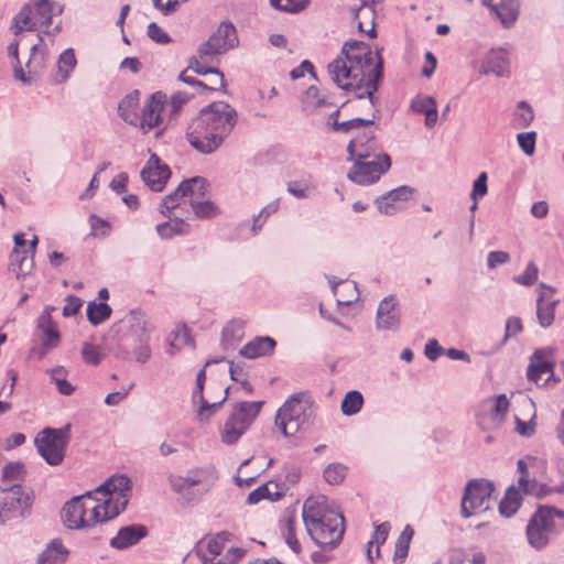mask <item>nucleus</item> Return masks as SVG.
Instances as JSON below:
<instances>
[{"mask_svg": "<svg viewBox=\"0 0 564 564\" xmlns=\"http://www.w3.org/2000/svg\"><path fill=\"white\" fill-rule=\"evenodd\" d=\"M171 176L170 167L152 154L141 171L142 181L153 191L162 192Z\"/></svg>", "mask_w": 564, "mask_h": 564, "instance_id": "ddd939ff", "label": "nucleus"}, {"mask_svg": "<svg viewBox=\"0 0 564 564\" xmlns=\"http://www.w3.org/2000/svg\"><path fill=\"white\" fill-rule=\"evenodd\" d=\"M34 496H6L0 502V522L21 520L30 514Z\"/></svg>", "mask_w": 564, "mask_h": 564, "instance_id": "2eb2a0df", "label": "nucleus"}, {"mask_svg": "<svg viewBox=\"0 0 564 564\" xmlns=\"http://www.w3.org/2000/svg\"><path fill=\"white\" fill-rule=\"evenodd\" d=\"M471 491H476V494H494L496 486L491 480L473 478L466 484L463 494H471Z\"/></svg>", "mask_w": 564, "mask_h": 564, "instance_id": "09e8293b", "label": "nucleus"}, {"mask_svg": "<svg viewBox=\"0 0 564 564\" xmlns=\"http://www.w3.org/2000/svg\"><path fill=\"white\" fill-rule=\"evenodd\" d=\"M82 357L88 365L97 366L102 359L100 348L91 343H84L82 348Z\"/></svg>", "mask_w": 564, "mask_h": 564, "instance_id": "bf43d9fd", "label": "nucleus"}, {"mask_svg": "<svg viewBox=\"0 0 564 564\" xmlns=\"http://www.w3.org/2000/svg\"><path fill=\"white\" fill-rule=\"evenodd\" d=\"M77 59L75 57V52L73 48H66L58 57L57 61V74L55 78V84L65 83L70 73L76 67Z\"/></svg>", "mask_w": 564, "mask_h": 564, "instance_id": "4c0bfd02", "label": "nucleus"}, {"mask_svg": "<svg viewBox=\"0 0 564 564\" xmlns=\"http://www.w3.org/2000/svg\"><path fill=\"white\" fill-rule=\"evenodd\" d=\"M14 249L10 254V268L17 276L25 275L33 268L32 259L29 260L24 234H15L13 237Z\"/></svg>", "mask_w": 564, "mask_h": 564, "instance_id": "a211bd4d", "label": "nucleus"}, {"mask_svg": "<svg viewBox=\"0 0 564 564\" xmlns=\"http://www.w3.org/2000/svg\"><path fill=\"white\" fill-rule=\"evenodd\" d=\"M219 54L226 53L238 45V36L235 25L230 21H223L216 32L209 36Z\"/></svg>", "mask_w": 564, "mask_h": 564, "instance_id": "412c9836", "label": "nucleus"}, {"mask_svg": "<svg viewBox=\"0 0 564 564\" xmlns=\"http://www.w3.org/2000/svg\"><path fill=\"white\" fill-rule=\"evenodd\" d=\"M137 345L133 348L135 360L140 364H145L151 357V349L148 344V336H139L132 338Z\"/></svg>", "mask_w": 564, "mask_h": 564, "instance_id": "4d7b16f0", "label": "nucleus"}, {"mask_svg": "<svg viewBox=\"0 0 564 564\" xmlns=\"http://www.w3.org/2000/svg\"><path fill=\"white\" fill-rule=\"evenodd\" d=\"M397 306L398 302L394 295H388L380 301L376 314L378 330L397 332L400 328L401 314Z\"/></svg>", "mask_w": 564, "mask_h": 564, "instance_id": "4468645a", "label": "nucleus"}, {"mask_svg": "<svg viewBox=\"0 0 564 564\" xmlns=\"http://www.w3.org/2000/svg\"><path fill=\"white\" fill-rule=\"evenodd\" d=\"M555 290L552 286H546L544 283L540 284L538 300H536V317L541 327L547 328L554 322L555 307L558 300L553 299Z\"/></svg>", "mask_w": 564, "mask_h": 564, "instance_id": "dca6fc26", "label": "nucleus"}, {"mask_svg": "<svg viewBox=\"0 0 564 564\" xmlns=\"http://www.w3.org/2000/svg\"><path fill=\"white\" fill-rule=\"evenodd\" d=\"M110 487L113 494H123L132 489V481L127 475L115 474L110 476Z\"/></svg>", "mask_w": 564, "mask_h": 564, "instance_id": "338daca9", "label": "nucleus"}, {"mask_svg": "<svg viewBox=\"0 0 564 564\" xmlns=\"http://www.w3.org/2000/svg\"><path fill=\"white\" fill-rule=\"evenodd\" d=\"M241 325L231 323L224 327L221 333V345L224 349H234L236 347V332H241Z\"/></svg>", "mask_w": 564, "mask_h": 564, "instance_id": "052dcab7", "label": "nucleus"}, {"mask_svg": "<svg viewBox=\"0 0 564 564\" xmlns=\"http://www.w3.org/2000/svg\"><path fill=\"white\" fill-rule=\"evenodd\" d=\"M228 536L229 534L227 532H220L215 536L207 539L204 542H199L196 553L200 561L204 562V555L206 557L216 558L220 556L224 553V551L226 552V550L228 549L226 547Z\"/></svg>", "mask_w": 564, "mask_h": 564, "instance_id": "bb28decb", "label": "nucleus"}, {"mask_svg": "<svg viewBox=\"0 0 564 564\" xmlns=\"http://www.w3.org/2000/svg\"><path fill=\"white\" fill-rule=\"evenodd\" d=\"M302 518L306 530L317 532V524L328 522L326 519H344L341 512L328 502L327 496H308L303 505Z\"/></svg>", "mask_w": 564, "mask_h": 564, "instance_id": "9d476101", "label": "nucleus"}, {"mask_svg": "<svg viewBox=\"0 0 564 564\" xmlns=\"http://www.w3.org/2000/svg\"><path fill=\"white\" fill-rule=\"evenodd\" d=\"M519 478H518V487L513 484L509 485L503 494H532L536 488L535 480L531 481L529 479V471L527 464L523 459H519L517 463Z\"/></svg>", "mask_w": 564, "mask_h": 564, "instance_id": "c9c22d12", "label": "nucleus"}, {"mask_svg": "<svg viewBox=\"0 0 564 564\" xmlns=\"http://www.w3.org/2000/svg\"><path fill=\"white\" fill-rule=\"evenodd\" d=\"M314 401L308 392L302 391L291 395L278 410L275 424L284 436H291L305 426H310L314 415Z\"/></svg>", "mask_w": 564, "mask_h": 564, "instance_id": "39448f33", "label": "nucleus"}, {"mask_svg": "<svg viewBox=\"0 0 564 564\" xmlns=\"http://www.w3.org/2000/svg\"><path fill=\"white\" fill-rule=\"evenodd\" d=\"M413 193L414 188L402 185L376 198L375 204L380 213L391 216L398 210L397 203L408 200Z\"/></svg>", "mask_w": 564, "mask_h": 564, "instance_id": "6ab92c4d", "label": "nucleus"}, {"mask_svg": "<svg viewBox=\"0 0 564 564\" xmlns=\"http://www.w3.org/2000/svg\"><path fill=\"white\" fill-rule=\"evenodd\" d=\"M534 119V111L532 107L524 100L517 104L514 111V126L518 128H527L531 124Z\"/></svg>", "mask_w": 564, "mask_h": 564, "instance_id": "49530a36", "label": "nucleus"}, {"mask_svg": "<svg viewBox=\"0 0 564 564\" xmlns=\"http://www.w3.org/2000/svg\"><path fill=\"white\" fill-rule=\"evenodd\" d=\"M482 4L496 13L503 26L510 28L519 15V0H481Z\"/></svg>", "mask_w": 564, "mask_h": 564, "instance_id": "aec40b11", "label": "nucleus"}, {"mask_svg": "<svg viewBox=\"0 0 564 564\" xmlns=\"http://www.w3.org/2000/svg\"><path fill=\"white\" fill-rule=\"evenodd\" d=\"M25 467L21 462H9L1 468V485L2 491L19 488L20 484L24 480Z\"/></svg>", "mask_w": 564, "mask_h": 564, "instance_id": "393cba45", "label": "nucleus"}, {"mask_svg": "<svg viewBox=\"0 0 564 564\" xmlns=\"http://www.w3.org/2000/svg\"><path fill=\"white\" fill-rule=\"evenodd\" d=\"M107 499L91 508L87 516V508L84 498L94 496H73L61 510V520L69 530H80L98 522H105L117 517L124 510L127 496H106Z\"/></svg>", "mask_w": 564, "mask_h": 564, "instance_id": "7ed1b4c3", "label": "nucleus"}, {"mask_svg": "<svg viewBox=\"0 0 564 564\" xmlns=\"http://www.w3.org/2000/svg\"><path fill=\"white\" fill-rule=\"evenodd\" d=\"M188 225L184 220L176 218L173 223H161L156 226L158 235L163 239H170L175 235L187 232Z\"/></svg>", "mask_w": 564, "mask_h": 564, "instance_id": "c03bdc74", "label": "nucleus"}, {"mask_svg": "<svg viewBox=\"0 0 564 564\" xmlns=\"http://www.w3.org/2000/svg\"><path fill=\"white\" fill-rule=\"evenodd\" d=\"M324 522L315 525L317 532L306 530L311 539L322 549L334 550L339 545L345 532V520L334 518V520L326 519Z\"/></svg>", "mask_w": 564, "mask_h": 564, "instance_id": "9b49d317", "label": "nucleus"}, {"mask_svg": "<svg viewBox=\"0 0 564 564\" xmlns=\"http://www.w3.org/2000/svg\"><path fill=\"white\" fill-rule=\"evenodd\" d=\"M203 61L197 56H193L189 59L188 69H193L198 75L215 74L218 76V82L221 88H225L224 74L217 68L212 66L203 65Z\"/></svg>", "mask_w": 564, "mask_h": 564, "instance_id": "de8ad7c7", "label": "nucleus"}, {"mask_svg": "<svg viewBox=\"0 0 564 564\" xmlns=\"http://www.w3.org/2000/svg\"><path fill=\"white\" fill-rule=\"evenodd\" d=\"M127 323L129 324L130 328L132 329L133 335L127 337L120 347L122 350H124L126 355H129L130 354V350H129L130 345L128 341L131 338H135L139 336H147L145 314L143 312H141L140 310H133L127 316Z\"/></svg>", "mask_w": 564, "mask_h": 564, "instance_id": "2f4dec72", "label": "nucleus"}, {"mask_svg": "<svg viewBox=\"0 0 564 564\" xmlns=\"http://www.w3.org/2000/svg\"><path fill=\"white\" fill-rule=\"evenodd\" d=\"M488 175L486 172H481L473 183V189L470 198L475 202L487 195L488 192Z\"/></svg>", "mask_w": 564, "mask_h": 564, "instance_id": "69168bd1", "label": "nucleus"}, {"mask_svg": "<svg viewBox=\"0 0 564 564\" xmlns=\"http://www.w3.org/2000/svg\"><path fill=\"white\" fill-rule=\"evenodd\" d=\"M328 281L339 305H350L355 300H357V295L355 294H350V296L345 295L347 293H357V285L355 282L335 281L334 278Z\"/></svg>", "mask_w": 564, "mask_h": 564, "instance_id": "e433bc0d", "label": "nucleus"}, {"mask_svg": "<svg viewBox=\"0 0 564 564\" xmlns=\"http://www.w3.org/2000/svg\"><path fill=\"white\" fill-rule=\"evenodd\" d=\"M391 525L389 522H382L375 528V532L372 534V539L368 542L367 556L370 563L373 562L371 547L376 544V555L380 554V545H382L390 532Z\"/></svg>", "mask_w": 564, "mask_h": 564, "instance_id": "79ce46f5", "label": "nucleus"}, {"mask_svg": "<svg viewBox=\"0 0 564 564\" xmlns=\"http://www.w3.org/2000/svg\"><path fill=\"white\" fill-rule=\"evenodd\" d=\"M37 329L41 334L43 347L48 350L56 347L61 340V334L48 312H43L37 318Z\"/></svg>", "mask_w": 564, "mask_h": 564, "instance_id": "b1692460", "label": "nucleus"}, {"mask_svg": "<svg viewBox=\"0 0 564 564\" xmlns=\"http://www.w3.org/2000/svg\"><path fill=\"white\" fill-rule=\"evenodd\" d=\"M236 123L237 112L229 104L213 102L191 121L186 139L198 152L210 154L223 144Z\"/></svg>", "mask_w": 564, "mask_h": 564, "instance_id": "f03ea898", "label": "nucleus"}, {"mask_svg": "<svg viewBox=\"0 0 564 564\" xmlns=\"http://www.w3.org/2000/svg\"><path fill=\"white\" fill-rule=\"evenodd\" d=\"M68 555L61 540H53L46 549L39 555L37 564H63Z\"/></svg>", "mask_w": 564, "mask_h": 564, "instance_id": "72a5a7b5", "label": "nucleus"}, {"mask_svg": "<svg viewBox=\"0 0 564 564\" xmlns=\"http://www.w3.org/2000/svg\"><path fill=\"white\" fill-rule=\"evenodd\" d=\"M349 170L347 177L358 185H370L380 180V177L391 167V158L386 152L369 153L362 150Z\"/></svg>", "mask_w": 564, "mask_h": 564, "instance_id": "423d86ee", "label": "nucleus"}, {"mask_svg": "<svg viewBox=\"0 0 564 564\" xmlns=\"http://www.w3.org/2000/svg\"><path fill=\"white\" fill-rule=\"evenodd\" d=\"M414 535V530L410 524H406L395 542V550L393 561L395 563H403L409 554L410 542Z\"/></svg>", "mask_w": 564, "mask_h": 564, "instance_id": "ea45409f", "label": "nucleus"}, {"mask_svg": "<svg viewBox=\"0 0 564 564\" xmlns=\"http://www.w3.org/2000/svg\"><path fill=\"white\" fill-rule=\"evenodd\" d=\"M522 496H503L499 502V512L506 518L513 516L521 507Z\"/></svg>", "mask_w": 564, "mask_h": 564, "instance_id": "864d4df0", "label": "nucleus"}, {"mask_svg": "<svg viewBox=\"0 0 564 564\" xmlns=\"http://www.w3.org/2000/svg\"><path fill=\"white\" fill-rule=\"evenodd\" d=\"M435 99L431 96H416L412 99L410 108L412 111L417 113H426L430 108L435 106Z\"/></svg>", "mask_w": 564, "mask_h": 564, "instance_id": "774afa93", "label": "nucleus"}, {"mask_svg": "<svg viewBox=\"0 0 564 564\" xmlns=\"http://www.w3.org/2000/svg\"><path fill=\"white\" fill-rule=\"evenodd\" d=\"M295 523H296L295 507H289V508L284 509V511L281 516L280 522H279V529L285 540V543L289 545V547L293 552L299 553L301 551V544H300L299 540L296 539Z\"/></svg>", "mask_w": 564, "mask_h": 564, "instance_id": "4be33fe9", "label": "nucleus"}, {"mask_svg": "<svg viewBox=\"0 0 564 564\" xmlns=\"http://www.w3.org/2000/svg\"><path fill=\"white\" fill-rule=\"evenodd\" d=\"M327 69L339 88L352 91L358 99L368 98L375 109V94L383 76V59L378 51L373 53L362 41H347Z\"/></svg>", "mask_w": 564, "mask_h": 564, "instance_id": "f257e3e1", "label": "nucleus"}, {"mask_svg": "<svg viewBox=\"0 0 564 564\" xmlns=\"http://www.w3.org/2000/svg\"><path fill=\"white\" fill-rule=\"evenodd\" d=\"M54 1L33 0L25 3L13 17L10 30L15 36L23 31H39L40 28H48L52 24Z\"/></svg>", "mask_w": 564, "mask_h": 564, "instance_id": "0eeeda50", "label": "nucleus"}, {"mask_svg": "<svg viewBox=\"0 0 564 564\" xmlns=\"http://www.w3.org/2000/svg\"><path fill=\"white\" fill-rule=\"evenodd\" d=\"M189 100V95L183 91L174 93L170 100L166 99L165 109L170 111V120L174 119L181 108Z\"/></svg>", "mask_w": 564, "mask_h": 564, "instance_id": "5fc2aeb1", "label": "nucleus"}, {"mask_svg": "<svg viewBox=\"0 0 564 564\" xmlns=\"http://www.w3.org/2000/svg\"><path fill=\"white\" fill-rule=\"evenodd\" d=\"M364 404V397L361 392L357 390L348 391L343 401H341V412L343 414L350 416L357 414Z\"/></svg>", "mask_w": 564, "mask_h": 564, "instance_id": "37998d69", "label": "nucleus"}, {"mask_svg": "<svg viewBox=\"0 0 564 564\" xmlns=\"http://www.w3.org/2000/svg\"><path fill=\"white\" fill-rule=\"evenodd\" d=\"M484 74H495L502 77L509 73L508 54L502 48L491 50L482 64Z\"/></svg>", "mask_w": 564, "mask_h": 564, "instance_id": "a878e982", "label": "nucleus"}, {"mask_svg": "<svg viewBox=\"0 0 564 564\" xmlns=\"http://www.w3.org/2000/svg\"><path fill=\"white\" fill-rule=\"evenodd\" d=\"M539 269L534 262L530 261L524 270V272L520 275L513 278V281L518 284L530 286L535 283L538 280Z\"/></svg>", "mask_w": 564, "mask_h": 564, "instance_id": "680f3d73", "label": "nucleus"}, {"mask_svg": "<svg viewBox=\"0 0 564 564\" xmlns=\"http://www.w3.org/2000/svg\"><path fill=\"white\" fill-rule=\"evenodd\" d=\"M245 550L240 547H228L224 554L213 558L204 555L202 564H237L243 556Z\"/></svg>", "mask_w": 564, "mask_h": 564, "instance_id": "a18cd8bd", "label": "nucleus"}, {"mask_svg": "<svg viewBox=\"0 0 564 564\" xmlns=\"http://www.w3.org/2000/svg\"><path fill=\"white\" fill-rule=\"evenodd\" d=\"M193 182H196V178H187L184 180L175 191L166 195L162 200V209L161 213L170 218V213L172 209L178 206L180 200L189 195L191 185Z\"/></svg>", "mask_w": 564, "mask_h": 564, "instance_id": "473e14b6", "label": "nucleus"}, {"mask_svg": "<svg viewBox=\"0 0 564 564\" xmlns=\"http://www.w3.org/2000/svg\"><path fill=\"white\" fill-rule=\"evenodd\" d=\"M346 466L339 463L329 464L324 470V478L330 485H338L346 477Z\"/></svg>", "mask_w": 564, "mask_h": 564, "instance_id": "6e6d98bb", "label": "nucleus"}, {"mask_svg": "<svg viewBox=\"0 0 564 564\" xmlns=\"http://www.w3.org/2000/svg\"><path fill=\"white\" fill-rule=\"evenodd\" d=\"M517 140L519 143V147L527 155H532L534 153L535 141H536V132L535 131L518 133Z\"/></svg>", "mask_w": 564, "mask_h": 564, "instance_id": "e2e57ef3", "label": "nucleus"}, {"mask_svg": "<svg viewBox=\"0 0 564 564\" xmlns=\"http://www.w3.org/2000/svg\"><path fill=\"white\" fill-rule=\"evenodd\" d=\"M375 138L376 134L373 130H366L361 134L351 139L347 145V160L356 159L362 150H366L369 153H379L380 151H378Z\"/></svg>", "mask_w": 564, "mask_h": 564, "instance_id": "cd10ccee", "label": "nucleus"}, {"mask_svg": "<svg viewBox=\"0 0 564 564\" xmlns=\"http://www.w3.org/2000/svg\"><path fill=\"white\" fill-rule=\"evenodd\" d=\"M139 96V90H133L132 93L124 96L118 105L119 116L122 118V120L132 126H138L139 122V116L137 113Z\"/></svg>", "mask_w": 564, "mask_h": 564, "instance_id": "c756f323", "label": "nucleus"}, {"mask_svg": "<svg viewBox=\"0 0 564 564\" xmlns=\"http://www.w3.org/2000/svg\"><path fill=\"white\" fill-rule=\"evenodd\" d=\"M276 341L270 336H258L247 343L240 350L239 355L247 359H256L259 357L270 356L274 352Z\"/></svg>", "mask_w": 564, "mask_h": 564, "instance_id": "5701e85b", "label": "nucleus"}, {"mask_svg": "<svg viewBox=\"0 0 564 564\" xmlns=\"http://www.w3.org/2000/svg\"><path fill=\"white\" fill-rule=\"evenodd\" d=\"M508 408H509L508 398L506 397V394H499L492 401V406L490 409L491 415L494 416V419L501 422L508 412Z\"/></svg>", "mask_w": 564, "mask_h": 564, "instance_id": "0e129e2a", "label": "nucleus"}, {"mask_svg": "<svg viewBox=\"0 0 564 564\" xmlns=\"http://www.w3.org/2000/svg\"><path fill=\"white\" fill-rule=\"evenodd\" d=\"M65 369L63 367H56L51 370V378L52 381L56 384V388L61 394L70 395L75 388L63 377Z\"/></svg>", "mask_w": 564, "mask_h": 564, "instance_id": "8fccbe9b", "label": "nucleus"}, {"mask_svg": "<svg viewBox=\"0 0 564 564\" xmlns=\"http://www.w3.org/2000/svg\"><path fill=\"white\" fill-rule=\"evenodd\" d=\"M376 115H372L370 119L362 118H352L346 121L339 122L338 120H334L330 122V129L333 131H341L348 133L352 130H359L364 127H371L375 124Z\"/></svg>", "mask_w": 564, "mask_h": 564, "instance_id": "a19ab883", "label": "nucleus"}, {"mask_svg": "<svg viewBox=\"0 0 564 564\" xmlns=\"http://www.w3.org/2000/svg\"><path fill=\"white\" fill-rule=\"evenodd\" d=\"M149 533L145 525L134 523L122 527L117 534L110 539V546L117 550H124L138 544Z\"/></svg>", "mask_w": 564, "mask_h": 564, "instance_id": "f3484780", "label": "nucleus"}, {"mask_svg": "<svg viewBox=\"0 0 564 564\" xmlns=\"http://www.w3.org/2000/svg\"><path fill=\"white\" fill-rule=\"evenodd\" d=\"M111 307L105 302H89L86 310L87 318L94 326L102 324L111 316Z\"/></svg>", "mask_w": 564, "mask_h": 564, "instance_id": "58836bf2", "label": "nucleus"}, {"mask_svg": "<svg viewBox=\"0 0 564 564\" xmlns=\"http://www.w3.org/2000/svg\"><path fill=\"white\" fill-rule=\"evenodd\" d=\"M191 206L198 218H209L215 214L216 206L209 199L191 198Z\"/></svg>", "mask_w": 564, "mask_h": 564, "instance_id": "13d9d810", "label": "nucleus"}, {"mask_svg": "<svg viewBox=\"0 0 564 564\" xmlns=\"http://www.w3.org/2000/svg\"><path fill=\"white\" fill-rule=\"evenodd\" d=\"M264 401H241L234 405L232 412L221 430L224 443L235 444L259 415Z\"/></svg>", "mask_w": 564, "mask_h": 564, "instance_id": "1a4fd4ad", "label": "nucleus"}, {"mask_svg": "<svg viewBox=\"0 0 564 564\" xmlns=\"http://www.w3.org/2000/svg\"><path fill=\"white\" fill-rule=\"evenodd\" d=\"M166 95L162 91L152 94L145 101L138 126L143 133L150 132L162 122V112L165 111Z\"/></svg>", "mask_w": 564, "mask_h": 564, "instance_id": "f8f14e48", "label": "nucleus"}, {"mask_svg": "<svg viewBox=\"0 0 564 564\" xmlns=\"http://www.w3.org/2000/svg\"><path fill=\"white\" fill-rule=\"evenodd\" d=\"M70 440V424L61 429L45 427L35 437L34 444L39 454L51 466H58L65 457Z\"/></svg>", "mask_w": 564, "mask_h": 564, "instance_id": "6e6552de", "label": "nucleus"}, {"mask_svg": "<svg viewBox=\"0 0 564 564\" xmlns=\"http://www.w3.org/2000/svg\"><path fill=\"white\" fill-rule=\"evenodd\" d=\"M308 0H270V4L283 12L297 13L306 8Z\"/></svg>", "mask_w": 564, "mask_h": 564, "instance_id": "603ef678", "label": "nucleus"}, {"mask_svg": "<svg viewBox=\"0 0 564 564\" xmlns=\"http://www.w3.org/2000/svg\"><path fill=\"white\" fill-rule=\"evenodd\" d=\"M492 496H463L460 513L464 518L479 514L490 507Z\"/></svg>", "mask_w": 564, "mask_h": 564, "instance_id": "7c9ffc66", "label": "nucleus"}, {"mask_svg": "<svg viewBox=\"0 0 564 564\" xmlns=\"http://www.w3.org/2000/svg\"><path fill=\"white\" fill-rule=\"evenodd\" d=\"M553 371V364L546 358L544 350H535L531 357V362L527 370V377L530 381L539 382L541 377Z\"/></svg>", "mask_w": 564, "mask_h": 564, "instance_id": "c85d7f7f", "label": "nucleus"}, {"mask_svg": "<svg viewBox=\"0 0 564 564\" xmlns=\"http://www.w3.org/2000/svg\"><path fill=\"white\" fill-rule=\"evenodd\" d=\"M563 529L564 511L555 507L540 506L527 524L528 543L534 550H542Z\"/></svg>", "mask_w": 564, "mask_h": 564, "instance_id": "20e7f679", "label": "nucleus"}, {"mask_svg": "<svg viewBox=\"0 0 564 564\" xmlns=\"http://www.w3.org/2000/svg\"><path fill=\"white\" fill-rule=\"evenodd\" d=\"M169 479L173 490L183 491L195 485L202 484L206 479V470L203 468H195L189 470L186 477L172 475Z\"/></svg>", "mask_w": 564, "mask_h": 564, "instance_id": "f704fd0d", "label": "nucleus"}, {"mask_svg": "<svg viewBox=\"0 0 564 564\" xmlns=\"http://www.w3.org/2000/svg\"><path fill=\"white\" fill-rule=\"evenodd\" d=\"M26 68L29 69L28 70V73H29L28 75L23 70L20 62H19V64L18 63H13L14 78L17 80L22 82L23 84L31 85L35 80V77L39 76V72L35 68V66H34L33 62L31 61V58H29V61L26 63Z\"/></svg>", "mask_w": 564, "mask_h": 564, "instance_id": "3c124183", "label": "nucleus"}]
</instances>
